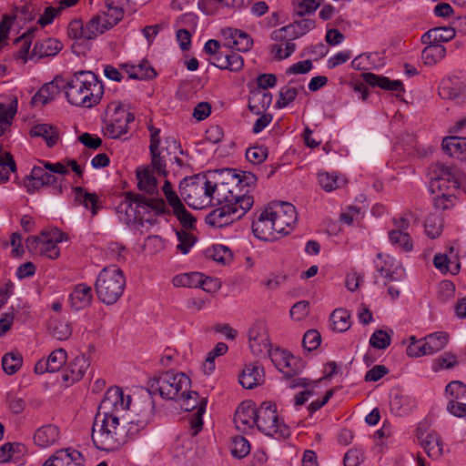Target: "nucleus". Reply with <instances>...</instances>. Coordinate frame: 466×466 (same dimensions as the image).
Listing matches in <instances>:
<instances>
[{
  "label": "nucleus",
  "mask_w": 466,
  "mask_h": 466,
  "mask_svg": "<svg viewBox=\"0 0 466 466\" xmlns=\"http://www.w3.org/2000/svg\"><path fill=\"white\" fill-rule=\"evenodd\" d=\"M64 88L71 105L86 108L98 105L104 95V85L91 71L75 72Z\"/></svg>",
  "instance_id": "f257e3e1"
},
{
  "label": "nucleus",
  "mask_w": 466,
  "mask_h": 466,
  "mask_svg": "<svg viewBox=\"0 0 466 466\" xmlns=\"http://www.w3.org/2000/svg\"><path fill=\"white\" fill-rule=\"evenodd\" d=\"M119 420V416L96 413L92 427V441L96 449L115 451L127 443L126 426Z\"/></svg>",
  "instance_id": "f03ea898"
},
{
  "label": "nucleus",
  "mask_w": 466,
  "mask_h": 466,
  "mask_svg": "<svg viewBox=\"0 0 466 466\" xmlns=\"http://www.w3.org/2000/svg\"><path fill=\"white\" fill-rule=\"evenodd\" d=\"M96 291L100 301L106 305L115 304L123 295L126 278L116 266L104 268L96 281Z\"/></svg>",
  "instance_id": "7ed1b4c3"
},
{
  "label": "nucleus",
  "mask_w": 466,
  "mask_h": 466,
  "mask_svg": "<svg viewBox=\"0 0 466 466\" xmlns=\"http://www.w3.org/2000/svg\"><path fill=\"white\" fill-rule=\"evenodd\" d=\"M191 386L190 379L182 372L168 370L148 381L152 394L158 393L163 399L177 400Z\"/></svg>",
  "instance_id": "20e7f679"
},
{
  "label": "nucleus",
  "mask_w": 466,
  "mask_h": 466,
  "mask_svg": "<svg viewBox=\"0 0 466 466\" xmlns=\"http://www.w3.org/2000/svg\"><path fill=\"white\" fill-rule=\"evenodd\" d=\"M211 181L206 176L185 177L179 184V192L186 203L193 208L210 204Z\"/></svg>",
  "instance_id": "39448f33"
},
{
  "label": "nucleus",
  "mask_w": 466,
  "mask_h": 466,
  "mask_svg": "<svg viewBox=\"0 0 466 466\" xmlns=\"http://www.w3.org/2000/svg\"><path fill=\"white\" fill-rule=\"evenodd\" d=\"M36 31L35 28H30L27 32L17 39L22 42V46L18 51L17 56L25 63L28 59H42L45 57L55 56L63 48V44L56 38H45L37 40L35 43L33 50L29 54L32 44V35Z\"/></svg>",
  "instance_id": "423d86ee"
},
{
  "label": "nucleus",
  "mask_w": 466,
  "mask_h": 466,
  "mask_svg": "<svg viewBox=\"0 0 466 466\" xmlns=\"http://www.w3.org/2000/svg\"><path fill=\"white\" fill-rule=\"evenodd\" d=\"M227 177L220 182L211 181L210 204L226 205L231 204L240 208V200L247 198H253L250 195L241 194L238 185L236 182L234 170L227 169Z\"/></svg>",
  "instance_id": "0eeeda50"
},
{
  "label": "nucleus",
  "mask_w": 466,
  "mask_h": 466,
  "mask_svg": "<svg viewBox=\"0 0 466 466\" xmlns=\"http://www.w3.org/2000/svg\"><path fill=\"white\" fill-rule=\"evenodd\" d=\"M256 425L265 435L278 440L290 436L289 426L279 420L276 405L268 401L262 402L258 408Z\"/></svg>",
  "instance_id": "6e6552de"
},
{
  "label": "nucleus",
  "mask_w": 466,
  "mask_h": 466,
  "mask_svg": "<svg viewBox=\"0 0 466 466\" xmlns=\"http://www.w3.org/2000/svg\"><path fill=\"white\" fill-rule=\"evenodd\" d=\"M290 29L289 39L283 44H273L268 47L269 53L274 60L281 61L289 57L296 50V44L293 42L316 27V21L311 18L295 20L288 25Z\"/></svg>",
  "instance_id": "1a4fd4ad"
},
{
  "label": "nucleus",
  "mask_w": 466,
  "mask_h": 466,
  "mask_svg": "<svg viewBox=\"0 0 466 466\" xmlns=\"http://www.w3.org/2000/svg\"><path fill=\"white\" fill-rule=\"evenodd\" d=\"M120 208H125L127 216L133 217L135 219L141 220L145 212L155 211L156 214L167 213V207L164 199L152 198L148 199L145 197L127 192L125 200L121 203Z\"/></svg>",
  "instance_id": "9d476101"
},
{
  "label": "nucleus",
  "mask_w": 466,
  "mask_h": 466,
  "mask_svg": "<svg viewBox=\"0 0 466 466\" xmlns=\"http://www.w3.org/2000/svg\"><path fill=\"white\" fill-rule=\"evenodd\" d=\"M134 120L135 116L131 112L119 104L112 103L107 107L104 135L112 139H119L128 132V125Z\"/></svg>",
  "instance_id": "9b49d317"
},
{
  "label": "nucleus",
  "mask_w": 466,
  "mask_h": 466,
  "mask_svg": "<svg viewBox=\"0 0 466 466\" xmlns=\"http://www.w3.org/2000/svg\"><path fill=\"white\" fill-rule=\"evenodd\" d=\"M254 198H247L240 200V208L231 204L219 205L206 218V221L215 228H223L241 218L253 206Z\"/></svg>",
  "instance_id": "f8f14e48"
},
{
  "label": "nucleus",
  "mask_w": 466,
  "mask_h": 466,
  "mask_svg": "<svg viewBox=\"0 0 466 466\" xmlns=\"http://www.w3.org/2000/svg\"><path fill=\"white\" fill-rule=\"evenodd\" d=\"M268 208L276 223L275 228L278 233L289 234L298 219L295 207L289 202L276 201L270 203Z\"/></svg>",
  "instance_id": "ddd939ff"
},
{
  "label": "nucleus",
  "mask_w": 466,
  "mask_h": 466,
  "mask_svg": "<svg viewBox=\"0 0 466 466\" xmlns=\"http://www.w3.org/2000/svg\"><path fill=\"white\" fill-rule=\"evenodd\" d=\"M199 395L197 391L187 390L186 393H181V396L177 401L180 402V406L187 411L198 409L194 417L190 420V434L197 436L203 427L202 415L206 410L207 400L202 398L198 400Z\"/></svg>",
  "instance_id": "4468645a"
},
{
  "label": "nucleus",
  "mask_w": 466,
  "mask_h": 466,
  "mask_svg": "<svg viewBox=\"0 0 466 466\" xmlns=\"http://www.w3.org/2000/svg\"><path fill=\"white\" fill-rule=\"evenodd\" d=\"M131 400L130 395H124L121 388L112 387L106 390L97 413L119 416L129 409Z\"/></svg>",
  "instance_id": "2eb2a0df"
},
{
  "label": "nucleus",
  "mask_w": 466,
  "mask_h": 466,
  "mask_svg": "<svg viewBox=\"0 0 466 466\" xmlns=\"http://www.w3.org/2000/svg\"><path fill=\"white\" fill-rule=\"evenodd\" d=\"M248 342L252 353L258 357L265 356L270 350L269 336L267 325L258 320L248 329Z\"/></svg>",
  "instance_id": "dca6fc26"
},
{
  "label": "nucleus",
  "mask_w": 466,
  "mask_h": 466,
  "mask_svg": "<svg viewBox=\"0 0 466 466\" xmlns=\"http://www.w3.org/2000/svg\"><path fill=\"white\" fill-rule=\"evenodd\" d=\"M268 207L261 211L256 220L252 223L253 234L256 238L268 241L273 240L279 235L273 217L269 214Z\"/></svg>",
  "instance_id": "f3484780"
},
{
  "label": "nucleus",
  "mask_w": 466,
  "mask_h": 466,
  "mask_svg": "<svg viewBox=\"0 0 466 466\" xmlns=\"http://www.w3.org/2000/svg\"><path fill=\"white\" fill-rule=\"evenodd\" d=\"M44 167H34L31 173L26 177L25 187L28 193L32 194L46 186H54L57 182V177L46 171Z\"/></svg>",
  "instance_id": "a211bd4d"
},
{
  "label": "nucleus",
  "mask_w": 466,
  "mask_h": 466,
  "mask_svg": "<svg viewBox=\"0 0 466 466\" xmlns=\"http://www.w3.org/2000/svg\"><path fill=\"white\" fill-rule=\"evenodd\" d=\"M257 411L258 409L250 400L239 404L234 416L237 429L242 431L252 429L257 423Z\"/></svg>",
  "instance_id": "6ab92c4d"
},
{
  "label": "nucleus",
  "mask_w": 466,
  "mask_h": 466,
  "mask_svg": "<svg viewBox=\"0 0 466 466\" xmlns=\"http://www.w3.org/2000/svg\"><path fill=\"white\" fill-rule=\"evenodd\" d=\"M89 367V360L86 355H79L64 370L62 380L66 386L79 381Z\"/></svg>",
  "instance_id": "aec40b11"
},
{
  "label": "nucleus",
  "mask_w": 466,
  "mask_h": 466,
  "mask_svg": "<svg viewBox=\"0 0 466 466\" xmlns=\"http://www.w3.org/2000/svg\"><path fill=\"white\" fill-rule=\"evenodd\" d=\"M64 85V80L57 77L50 83L45 84L32 97L31 104L36 106L39 103L42 105L49 103L61 90H65Z\"/></svg>",
  "instance_id": "412c9836"
},
{
  "label": "nucleus",
  "mask_w": 466,
  "mask_h": 466,
  "mask_svg": "<svg viewBox=\"0 0 466 466\" xmlns=\"http://www.w3.org/2000/svg\"><path fill=\"white\" fill-rule=\"evenodd\" d=\"M362 78L366 84L371 86H379L383 90L403 93L405 91L404 85L400 80H390L384 76H378L373 73L362 74Z\"/></svg>",
  "instance_id": "4be33fe9"
},
{
  "label": "nucleus",
  "mask_w": 466,
  "mask_h": 466,
  "mask_svg": "<svg viewBox=\"0 0 466 466\" xmlns=\"http://www.w3.org/2000/svg\"><path fill=\"white\" fill-rule=\"evenodd\" d=\"M91 287L81 283L75 287L69 296L70 306L75 310H79L88 307L92 300Z\"/></svg>",
  "instance_id": "5701e85b"
},
{
  "label": "nucleus",
  "mask_w": 466,
  "mask_h": 466,
  "mask_svg": "<svg viewBox=\"0 0 466 466\" xmlns=\"http://www.w3.org/2000/svg\"><path fill=\"white\" fill-rule=\"evenodd\" d=\"M443 151L450 157L466 162V137H450L442 140Z\"/></svg>",
  "instance_id": "b1692460"
},
{
  "label": "nucleus",
  "mask_w": 466,
  "mask_h": 466,
  "mask_svg": "<svg viewBox=\"0 0 466 466\" xmlns=\"http://www.w3.org/2000/svg\"><path fill=\"white\" fill-rule=\"evenodd\" d=\"M263 369L256 364L246 365L239 375V383L245 389H253L263 381Z\"/></svg>",
  "instance_id": "393cba45"
},
{
  "label": "nucleus",
  "mask_w": 466,
  "mask_h": 466,
  "mask_svg": "<svg viewBox=\"0 0 466 466\" xmlns=\"http://www.w3.org/2000/svg\"><path fill=\"white\" fill-rule=\"evenodd\" d=\"M58 438L59 429L53 424H46L38 428L34 435L35 443L41 448L53 445Z\"/></svg>",
  "instance_id": "a878e982"
},
{
  "label": "nucleus",
  "mask_w": 466,
  "mask_h": 466,
  "mask_svg": "<svg viewBox=\"0 0 466 466\" xmlns=\"http://www.w3.org/2000/svg\"><path fill=\"white\" fill-rule=\"evenodd\" d=\"M121 66L128 75V77L131 79H152L157 75L155 69L146 60L142 61L140 64L137 66L123 64Z\"/></svg>",
  "instance_id": "bb28decb"
},
{
  "label": "nucleus",
  "mask_w": 466,
  "mask_h": 466,
  "mask_svg": "<svg viewBox=\"0 0 466 466\" xmlns=\"http://www.w3.org/2000/svg\"><path fill=\"white\" fill-rule=\"evenodd\" d=\"M137 187L140 190L153 195L157 192V180L152 174L150 167H139L136 171Z\"/></svg>",
  "instance_id": "cd10ccee"
},
{
  "label": "nucleus",
  "mask_w": 466,
  "mask_h": 466,
  "mask_svg": "<svg viewBox=\"0 0 466 466\" xmlns=\"http://www.w3.org/2000/svg\"><path fill=\"white\" fill-rule=\"evenodd\" d=\"M455 36V31L451 27L431 28L421 36L422 44H438L448 42Z\"/></svg>",
  "instance_id": "c85d7f7f"
},
{
  "label": "nucleus",
  "mask_w": 466,
  "mask_h": 466,
  "mask_svg": "<svg viewBox=\"0 0 466 466\" xmlns=\"http://www.w3.org/2000/svg\"><path fill=\"white\" fill-rule=\"evenodd\" d=\"M59 466H84L81 452L70 448L61 449L54 453Z\"/></svg>",
  "instance_id": "c756f323"
},
{
  "label": "nucleus",
  "mask_w": 466,
  "mask_h": 466,
  "mask_svg": "<svg viewBox=\"0 0 466 466\" xmlns=\"http://www.w3.org/2000/svg\"><path fill=\"white\" fill-rule=\"evenodd\" d=\"M228 37L231 39L229 46L241 52L248 51L252 45L253 40L249 35L239 29L228 28Z\"/></svg>",
  "instance_id": "7c9ffc66"
},
{
  "label": "nucleus",
  "mask_w": 466,
  "mask_h": 466,
  "mask_svg": "<svg viewBox=\"0 0 466 466\" xmlns=\"http://www.w3.org/2000/svg\"><path fill=\"white\" fill-rule=\"evenodd\" d=\"M30 135L32 137L44 138L49 147L55 146L59 138V133L56 127L48 124L34 126L30 130Z\"/></svg>",
  "instance_id": "2f4dec72"
},
{
  "label": "nucleus",
  "mask_w": 466,
  "mask_h": 466,
  "mask_svg": "<svg viewBox=\"0 0 466 466\" xmlns=\"http://www.w3.org/2000/svg\"><path fill=\"white\" fill-rule=\"evenodd\" d=\"M421 445L430 458L438 459L443 453L441 438L435 432L428 434L426 438L422 440Z\"/></svg>",
  "instance_id": "473e14b6"
},
{
  "label": "nucleus",
  "mask_w": 466,
  "mask_h": 466,
  "mask_svg": "<svg viewBox=\"0 0 466 466\" xmlns=\"http://www.w3.org/2000/svg\"><path fill=\"white\" fill-rule=\"evenodd\" d=\"M63 233L56 231L52 237L46 234L44 243L42 244L40 254L46 256L49 258L55 259L59 257L60 250L57 243L63 240Z\"/></svg>",
  "instance_id": "72a5a7b5"
},
{
  "label": "nucleus",
  "mask_w": 466,
  "mask_h": 466,
  "mask_svg": "<svg viewBox=\"0 0 466 466\" xmlns=\"http://www.w3.org/2000/svg\"><path fill=\"white\" fill-rule=\"evenodd\" d=\"M426 45L427 46L422 50L421 54V58L425 65L433 66L446 56L444 46L434 43Z\"/></svg>",
  "instance_id": "f704fd0d"
},
{
  "label": "nucleus",
  "mask_w": 466,
  "mask_h": 466,
  "mask_svg": "<svg viewBox=\"0 0 466 466\" xmlns=\"http://www.w3.org/2000/svg\"><path fill=\"white\" fill-rule=\"evenodd\" d=\"M75 193V200L83 205L86 208L91 209L92 215L97 213V196L95 193L86 191L82 187H75L73 188Z\"/></svg>",
  "instance_id": "c9c22d12"
},
{
  "label": "nucleus",
  "mask_w": 466,
  "mask_h": 466,
  "mask_svg": "<svg viewBox=\"0 0 466 466\" xmlns=\"http://www.w3.org/2000/svg\"><path fill=\"white\" fill-rule=\"evenodd\" d=\"M428 354H433L441 350L447 344L449 335L446 332L438 331L423 338Z\"/></svg>",
  "instance_id": "e433bc0d"
},
{
  "label": "nucleus",
  "mask_w": 466,
  "mask_h": 466,
  "mask_svg": "<svg viewBox=\"0 0 466 466\" xmlns=\"http://www.w3.org/2000/svg\"><path fill=\"white\" fill-rule=\"evenodd\" d=\"M377 271L384 278L394 280V258L390 255L383 253L377 254V260L375 261Z\"/></svg>",
  "instance_id": "4c0bfd02"
},
{
  "label": "nucleus",
  "mask_w": 466,
  "mask_h": 466,
  "mask_svg": "<svg viewBox=\"0 0 466 466\" xmlns=\"http://www.w3.org/2000/svg\"><path fill=\"white\" fill-rule=\"evenodd\" d=\"M439 94L443 98L460 99L464 96V87L461 84L453 83L451 79H447L442 81Z\"/></svg>",
  "instance_id": "58836bf2"
},
{
  "label": "nucleus",
  "mask_w": 466,
  "mask_h": 466,
  "mask_svg": "<svg viewBox=\"0 0 466 466\" xmlns=\"http://www.w3.org/2000/svg\"><path fill=\"white\" fill-rule=\"evenodd\" d=\"M17 110V100L15 99L8 106L0 103V137L10 127Z\"/></svg>",
  "instance_id": "ea45409f"
},
{
  "label": "nucleus",
  "mask_w": 466,
  "mask_h": 466,
  "mask_svg": "<svg viewBox=\"0 0 466 466\" xmlns=\"http://www.w3.org/2000/svg\"><path fill=\"white\" fill-rule=\"evenodd\" d=\"M389 239L393 246L404 252H410L413 248V242L408 232L391 230L389 232Z\"/></svg>",
  "instance_id": "a19ab883"
},
{
  "label": "nucleus",
  "mask_w": 466,
  "mask_h": 466,
  "mask_svg": "<svg viewBox=\"0 0 466 466\" xmlns=\"http://www.w3.org/2000/svg\"><path fill=\"white\" fill-rule=\"evenodd\" d=\"M268 356L271 358L272 362L276 365V367L283 371L285 368H291V364L297 365L296 358L287 350H280L279 349L271 351V349L268 352Z\"/></svg>",
  "instance_id": "79ce46f5"
},
{
  "label": "nucleus",
  "mask_w": 466,
  "mask_h": 466,
  "mask_svg": "<svg viewBox=\"0 0 466 466\" xmlns=\"http://www.w3.org/2000/svg\"><path fill=\"white\" fill-rule=\"evenodd\" d=\"M105 15H102L101 12L90 19L87 23L86 28L88 40L96 38L98 35L103 34L112 27L111 25H108L107 23H105Z\"/></svg>",
  "instance_id": "37998d69"
},
{
  "label": "nucleus",
  "mask_w": 466,
  "mask_h": 466,
  "mask_svg": "<svg viewBox=\"0 0 466 466\" xmlns=\"http://www.w3.org/2000/svg\"><path fill=\"white\" fill-rule=\"evenodd\" d=\"M323 0H291L294 7V15L303 17L314 14Z\"/></svg>",
  "instance_id": "c03bdc74"
},
{
  "label": "nucleus",
  "mask_w": 466,
  "mask_h": 466,
  "mask_svg": "<svg viewBox=\"0 0 466 466\" xmlns=\"http://www.w3.org/2000/svg\"><path fill=\"white\" fill-rule=\"evenodd\" d=\"M330 321L333 330L344 332L350 327V313L345 309H337L331 313Z\"/></svg>",
  "instance_id": "a18cd8bd"
},
{
  "label": "nucleus",
  "mask_w": 466,
  "mask_h": 466,
  "mask_svg": "<svg viewBox=\"0 0 466 466\" xmlns=\"http://www.w3.org/2000/svg\"><path fill=\"white\" fill-rule=\"evenodd\" d=\"M23 358L18 352H9L2 358V367L8 375H13L22 367Z\"/></svg>",
  "instance_id": "49530a36"
},
{
  "label": "nucleus",
  "mask_w": 466,
  "mask_h": 466,
  "mask_svg": "<svg viewBox=\"0 0 466 466\" xmlns=\"http://www.w3.org/2000/svg\"><path fill=\"white\" fill-rule=\"evenodd\" d=\"M457 168L447 167L443 164L437 163L432 166V173L433 177L431 179H440L443 178L448 180L450 186H448V189L452 187V180H455V177L458 173Z\"/></svg>",
  "instance_id": "de8ad7c7"
},
{
  "label": "nucleus",
  "mask_w": 466,
  "mask_h": 466,
  "mask_svg": "<svg viewBox=\"0 0 466 466\" xmlns=\"http://www.w3.org/2000/svg\"><path fill=\"white\" fill-rule=\"evenodd\" d=\"M208 254L216 262L227 265L231 262L233 255L231 250L224 245H215L208 250Z\"/></svg>",
  "instance_id": "09e8293b"
},
{
  "label": "nucleus",
  "mask_w": 466,
  "mask_h": 466,
  "mask_svg": "<svg viewBox=\"0 0 466 466\" xmlns=\"http://www.w3.org/2000/svg\"><path fill=\"white\" fill-rule=\"evenodd\" d=\"M51 335L58 339H67L72 334L71 323L64 320H54L50 326Z\"/></svg>",
  "instance_id": "8fccbe9b"
},
{
  "label": "nucleus",
  "mask_w": 466,
  "mask_h": 466,
  "mask_svg": "<svg viewBox=\"0 0 466 466\" xmlns=\"http://www.w3.org/2000/svg\"><path fill=\"white\" fill-rule=\"evenodd\" d=\"M425 233L431 238L439 237L442 231V219L439 215L431 214L427 217L425 223Z\"/></svg>",
  "instance_id": "3c124183"
},
{
  "label": "nucleus",
  "mask_w": 466,
  "mask_h": 466,
  "mask_svg": "<svg viewBox=\"0 0 466 466\" xmlns=\"http://www.w3.org/2000/svg\"><path fill=\"white\" fill-rule=\"evenodd\" d=\"M228 345L224 342H218L214 349L208 352L205 363V372L210 373L215 370V359L224 355L228 351Z\"/></svg>",
  "instance_id": "603ef678"
},
{
  "label": "nucleus",
  "mask_w": 466,
  "mask_h": 466,
  "mask_svg": "<svg viewBox=\"0 0 466 466\" xmlns=\"http://www.w3.org/2000/svg\"><path fill=\"white\" fill-rule=\"evenodd\" d=\"M449 401L463 400L466 396V385L460 380L451 381L445 388Z\"/></svg>",
  "instance_id": "864d4df0"
},
{
  "label": "nucleus",
  "mask_w": 466,
  "mask_h": 466,
  "mask_svg": "<svg viewBox=\"0 0 466 466\" xmlns=\"http://www.w3.org/2000/svg\"><path fill=\"white\" fill-rule=\"evenodd\" d=\"M67 353L64 349L53 350L47 358L50 372L58 371L66 362Z\"/></svg>",
  "instance_id": "5fc2aeb1"
},
{
  "label": "nucleus",
  "mask_w": 466,
  "mask_h": 466,
  "mask_svg": "<svg viewBox=\"0 0 466 466\" xmlns=\"http://www.w3.org/2000/svg\"><path fill=\"white\" fill-rule=\"evenodd\" d=\"M391 410L398 416L408 414L410 407L408 398L402 394L396 393L390 401Z\"/></svg>",
  "instance_id": "6e6d98bb"
},
{
  "label": "nucleus",
  "mask_w": 466,
  "mask_h": 466,
  "mask_svg": "<svg viewBox=\"0 0 466 466\" xmlns=\"http://www.w3.org/2000/svg\"><path fill=\"white\" fill-rule=\"evenodd\" d=\"M176 234L178 240V244L177 246V250L184 255L187 254L195 244L196 238L191 233L183 229L177 230Z\"/></svg>",
  "instance_id": "4d7b16f0"
},
{
  "label": "nucleus",
  "mask_w": 466,
  "mask_h": 466,
  "mask_svg": "<svg viewBox=\"0 0 466 466\" xmlns=\"http://www.w3.org/2000/svg\"><path fill=\"white\" fill-rule=\"evenodd\" d=\"M298 96V89L289 86H285L280 88L279 98L276 102V107L284 108L291 102H293Z\"/></svg>",
  "instance_id": "13d9d810"
},
{
  "label": "nucleus",
  "mask_w": 466,
  "mask_h": 466,
  "mask_svg": "<svg viewBox=\"0 0 466 466\" xmlns=\"http://www.w3.org/2000/svg\"><path fill=\"white\" fill-rule=\"evenodd\" d=\"M391 336L383 329L376 330L370 339V345L377 350H384L390 345Z\"/></svg>",
  "instance_id": "bf43d9fd"
},
{
  "label": "nucleus",
  "mask_w": 466,
  "mask_h": 466,
  "mask_svg": "<svg viewBox=\"0 0 466 466\" xmlns=\"http://www.w3.org/2000/svg\"><path fill=\"white\" fill-rule=\"evenodd\" d=\"M250 452V445L247 439L237 436L233 439L231 453L235 458L242 459Z\"/></svg>",
  "instance_id": "052dcab7"
},
{
  "label": "nucleus",
  "mask_w": 466,
  "mask_h": 466,
  "mask_svg": "<svg viewBox=\"0 0 466 466\" xmlns=\"http://www.w3.org/2000/svg\"><path fill=\"white\" fill-rule=\"evenodd\" d=\"M16 165L13 156L9 152H5L3 157V164L0 165V183H5L9 180V172H15Z\"/></svg>",
  "instance_id": "680f3d73"
},
{
  "label": "nucleus",
  "mask_w": 466,
  "mask_h": 466,
  "mask_svg": "<svg viewBox=\"0 0 466 466\" xmlns=\"http://www.w3.org/2000/svg\"><path fill=\"white\" fill-rule=\"evenodd\" d=\"M318 178L320 187L327 192H330L339 187V177L335 174L319 172Z\"/></svg>",
  "instance_id": "e2e57ef3"
},
{
  "label": "nucleus",
  "mask_w": 466,
  "mask_h": 466,
  "mask_svg": "<svg viewBox=\"0 0 466 466\" xmlns=\"http://www.w3.org/2000/svg\"><path fill=\"white\" fill-rule=\"evenodd\" d=\"M151 155V167L157 173L158 176L167 177V171L166 169V160L164 157L161 156V151L159 147L154 148L153 151H150Z\"/></svg>",
  "instance_id": "0e129e2a"
},
{
  "label": "nucleus",
  "mask_w": 466,
  "mask_h": 466,
  "mask_svg": "<svg viewBox=\"0 0 466 466\" xmlns=\"http://www.w3.org/2000/svg\"><path fill=\"white\" fill-rule=\"evenodd\" d=\"M101 14L105 15V23L112 27L116 25L123 17V9L108 4L106 11H101Z\"/></svg>",
  "instance_id": "69168bd1"
},
{
  "label": "nucleus",
  "mask_w": 466,
  "mask_h": 466,
  "mask_svg": "<svg viewBox=\"0 0 466 466\" xmlns=\"http://www.w3.org/2000/svg\"><path fill=\"white\" fill-rule=\"evenodd\" d=\"M268 157V148L260 146V147H252L247 149L246 151V158L252 164H260L262 163Z\"/></svg>",
  "instance_id": "338daca9"
},
{
  "label": "nucleus",
  "mask_w": 466,
  "mask_h": 466,
  "mask_svg": "<svg viewBox=\"0 0 466 466\" xmlns=\"http://www.w3.org/2000/svg\"><path fill=\"white\" fill-rule=\"evenodd\" d=\"M320 341L321 336L319 332L316 329H309L304 334L302 345L306 350L312 351L320 345Z\"/></svg>",
  "instance_id": "774afa93"
}]
</instances>
